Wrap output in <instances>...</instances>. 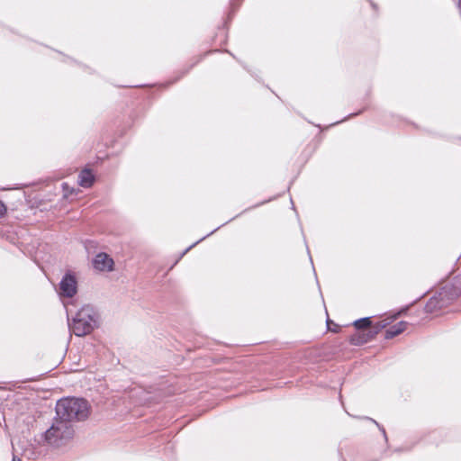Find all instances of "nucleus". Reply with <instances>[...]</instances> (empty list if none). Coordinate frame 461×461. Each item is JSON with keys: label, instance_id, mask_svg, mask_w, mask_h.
<instances>
[{"label": "nucleus", "instance_id": "11", "mask_svg": "<svg viewBox=\"0 0 461 461\" xmlns=\"http://www.w3.org/2000/svg\"><path fill=\"white\" fill-rule=\"evenodd\" d=\"M385 326H386L385 323L382 324V323L379 322V323H377V324H375L374 326L369 327L370 329L368 330V331H369L370 334H372V338L374 339L376 336V334H378V332L382 329H384Z\"/></svg>", "mask_w": 461, "mask_h": 461}, {"label": "nucleus", "instance_id": "6", "mask_svg": "<svg viewBox=\"0 0 461 461\" xmlns=\"http://www.w3.org/2000/svg\"><path fill=\"white\" fill-rule=\"evenodd\" d=\"M113 264V258L106 253H99L93 259V266L98 271H112Z\"/></svg>", "mask_w": 461, "mask_h": 461}, {"label": "nucleus", "instance_id": "3", "mask_svg": "<svg viewBox=\"0 0 461 461\" xmlns=\"http://www.w3.org/2000/svg\"><path fill=\"white\" fill-rule=\"evenodd\" d=\"M74 432V425L56 415L50 429L44 432L43 438L50 446L60 447L73 438Z\"/></svg>", "mask_w": 461, "mask_h": 461}, {"label": "nucleus", "instance_id": "19", "mask_svg": "<svg viewBox=\"0 0 461 461\" xmlns=\"http://www.w3.org/2000/svg\"><path fill=\"white\" fill-rule=\"evenodd\" d=\"M206 237H207V236H205V237H203V238H201V240H200L199 241L203 240Z\"/></svg>", "mask_w": 461, "mask_h": 461}, {"label": "nucleus", "instance_id": "10", "mask_svg": "<svg viewBox=\"0 0 461 461\" xmlns=\"http://www.w3.org/2000/svg\"><path fill=\"white\" fill-rule=\"evenodd\" d=\"M354 326L357 330H361L371 327V320L369 317L361 318L354 321Z\"/></svg>", "mask_w": 461, "mask_h": 461}, {"label": "nucleus", "instance_id": "2", "mask_svg": "<svg viewBox=\"0 0 461 461\" xmlns=\"http://www.w3.org/2000/svg\"><path fill=\"white\" fill-rule=\"evenodd\" d=\"M97 313L90 305H84L76 315L72 321H68L70 330L77 337L89 334L97 325Z\"/></svg>", "mask_w": 461, "mask_h": 461}, {"label": "nucleus", "instance_id": "1", "mask_svg": "<svg viewBox=\"0 0 461 461\" xmlns=\"http://www.w3.org/2000/svg\"><path fill=\"white\" fill-rule=\"evenodd\" d=\"M56 415L63 420L74 425L75 422L85 420L90 413V406L85 399L68 397L60 399L56 404Z\"/></svg>", "mask_w": 461, "mask_h": 461}, {"label": "nucleus", "instance_id": "9", "mask_svg": "<svg viewBox=\"0 0 461 461\" xmlns=\"http://www.w3.org/2000/svg\"><path fill=\"white\" fill-rule=\"evenodd\" d=\"M95 181V176L91 170L84 169L78 175V184L82 187L88 188L92 186Z\"/></svg>", "mask_w": 461, "mask_h": 461}, {"label": "nucleus", "instance_id": "5", "mask_svg": "<svg viewBox=\"0 0 461 461\" xmlns=\"http://www.w3.org/2000/svg\"><path fill=\"white\" fill-rule=\"evenodd\" d=\"M77 292V277L71 272H67L59 285V294L61 297L72 298Z\"/></svg>", "mask_w": 461, "mask_h": 461}, {"label": "nucleus", "instance_id": "17", "mask_svg": "<svg viewBox=\"0 0 461 461\" xmlns=\"http://www.w3.org/2000/svg\"><path fill=\"white\" fill-rule=\"evenodd\" d=\"M218 229H219V228H217V229H215V230H212L211 234H212V233H214V231H216ZM209 235H210V233H209L207 236H209Z\"/></svg>", "mask_w": 461, "mask_h": 461}, {"label": "nucleus", "instance_id": "16", "mask_svg": "<svg viewBox=\"0 0 461 461\" xmlns=\"http://www.w3.org/2000/svg\"><path fill=\"white\" fill-rule=\"evenodd\" d=\"M13 461H22V460L20 458H17L16 456H14Z\"/></svg>", "mask_w": 461, "mask_h": 461}, {"label": "nucleus", "instance_id": "4", "mask_svg": "<svg viewBox=\"0 0 461 461\" xmlns=\"http://www.w3.org/2000/svg\"><path fill=\"white\" fill-rule=\"evenodd\" d=\"M450 290H452V288L445 286L442 288V290L438 293V295L431 297L425 305L426 312H432L438 309L443 308L447 303L445 298L447 297L448 294L451 297L447 298V300H453L454 298L458 296L456 293H455V294H452L450 293Z\"/></svg>", "mask_w": 461, "mask_h": 461}, {"label": "nucleus", "instance_id": "15", "mask_svg": "<svg viewBox=\"0 0 461 461\" xmlns=\"http://www.w3.org/2000/svg\"><path fill=\"white\" fill-rule=\"evenodd\" d=\"M198 242H199V241H197V242H195V243L192 244L189 248H187V249L185 250L184 254H185V252H187L190 249H192L193 247H194Z\"/></svg>", "mask_w": 461, "mask_h": 461}, {"label": "nucleus", "instance_id": "14", "mask_svg": "<svg viewBox=\"0 0 461 461\" xmlns=\"http://www.w3.org/2000/svg\"><path fill=\"white\" fill-rule=\"evenodd\" d=\"M330 323H331V321H330V320H328V321H327V325H328L329 329H330V330H332L333 332H337V330H336V329H331V328L330 327Z\"/></svg>", "mask_w": 461, "mask_h": 461}, {"label": "nucleus", "instance_id": "13", "mask_svg": "<svg viewBox=\"0 0 461 461\" xmlns=\"http://www.w3.org/2000/svg\"><path fill=\"white\" fill-rule=\"evenodd\" d=\"M367 419H368L369 420H371L372 422H374L375 424H376V425L379 427V429L382 430V432H383V434H384V438H385V439H386L387 438H386V433H385L384 429V428H382V427H380V425H379V424H378L375 420L370 419V418H367Z\"/></svg>", "mask_w": 461, "mask_h": 461}, {"label": "nucleus", "instance_id": "18", "mask_svg": "<svg viewBox=\"0 0 461 461\" xmlns=\"http://www.w3.org/2000/svg\"><path fill=\"white\" fill-rule=\"evenodd\" d=\"M335 327H336V330H338V328H339V327H338V325H337V324H334V326H332V329H335Z\"/></svg>", "mask_w": 461, "mask_h": 461}, {"label": "nucleus", "instance_id": "7", "mask_svg": "<svg viewBox=\"0 0 461 461\" xmlns=\"http://www.w3.org/2000/svg\"><path fill=\"white\" fill-rule=\"evenodd\" d=\"M372 334L368 330L358 331L352 335L349 339V342L355 346H360L372 340Z\"/></svg>", "mask_w": 461, "mask_h": 461}, {"label": "nucleus", "instance_id": "8", "mask_svg": "<svg viewBox=\"0 0 461 461\" xmlns=\"http://www.w3.org/2000/svg\"><path fill=\"white\" fill-rule=\"evenodd\" d=\"M408 323L406 321H399L398 323L391 326L389 329L385 330L384 338L386 339H391L402 332H403L407 328Z\"/></svg>", "mask_w": 461, "mask_h": 461}, {"label": "nucleus", "instance_id": "12", "mask_svg": "<svg viewBox=\"0 0 461 461\" xmlns=\"http://www.w3.org/2000/svg\"><path fill=\"white\" fill-rule=\"evenodd\" d=\"M6 212L5 205L0 201V218H2Z\"/></svg>", "mask_w": 461, "mask_h": 461}]
</instances>
